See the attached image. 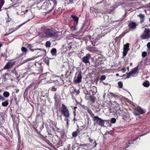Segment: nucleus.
Returning a JSON list of instances; mask_svg holds the SVG:
<instances>
[{
    "mask_svg": "<svg viewBox=\"0 0 150 150\" xmlns=\"http://www.w3.org/2000/svg\"><path fill=\"white\" fill-rule=\"evenodd\" d=\"M116 122V119L115 118H112L111 119L110 122L112 123H115Z\"/></svg>",
    "mask_w": 150,
    "mask_h": 150,
    "instance_id": "obj_42",
    "label": "nucleus"
},
{
    "mask_svg": "<svg viewBox=\"0 0 150 150\" xmlns=\"http://www.w3.org/2000/svg\"><path fill=\"white\" fill-rule=\"evenodd\" d=\"M106 79V77L105 75H103L101 76L99 79L100 82H101L103 80H105Z\"/></svg>",
    "mask_w": 150,
    "mask_h": 150,
    "instance_id": "obj_39",
    "label": "nucleus"
},
{
    "mask_svg": "<svg viewBox=\"0 0 150 150\" xmlns=\"http://www.w3.org/2000/svg\"><path fill=\"white\" fill-rule=\"evenodd\" d=\"M82 72L81 71H79L76 74V75L77 74V79L74 80V81L75 83H77L81 82L82 79Z\"/></svg>",
    "mask_w": 150,
    "mask_h": 150,
    "instance_id": "obj_9",
    "label": "nucleus"
},
{
    "mask_svg": "<svg viewBox=\"0 0 150 150\" xmlns=\"http://www.w3.org/2000/svg\"><path fill=\"white\" fill-rule=\"evenodd\" d=\"M72 41L69 42V43L68 44L67 47L68 49L69 50L72 48V46L74 45V43L73 40H71Z\"/></svg>",
    "mask_w": 150,
    "mask_h": 150,
    "instance_id": "obj_19",
    "label": "nucleus"
},
{
    "mask_svg": "<svg viewBox=\"0 0 150 150\" xmlns=\"http://www.w3.org/2000/svg\"><path fill=\"white\" fill-rule=\"evenodd\" d=\"M5 100L4 97L0 94V102L3 101Z\"/></svg>",
    "mask_w": 150,
    "mask_h": 150,
    "instance_id": "obj_46",
    "label": "nucleus"
},
{
    "mask_svg": "<svg viewBox=\"0 0 150 150\" xmlns=\"http://www.w3.org/2000/svg\"><path fill=\"white\" fill-rule=\"evenodd\" d=\"M10 95L8 91H4L3 93V95L4 97L5 98L8 97Z\"/></svg>",
    "mask_w": 150,
    "mask_h": 150,
    "instance_id": "obj_33",
    "label": "nucleus"
},
{
    "mask_svg": "<svg viewBox=\"0 0 150 150\" xmlns=\"http://www.w3.org/2000/svg\"><path fill=\"white\" fill-rule=\"evenodd\" d=\"M96 99V98L94 96V95L93 94V95H92L91 96L89 100H90V102L91 103H94L95 102Z\"/></svg>",
    "mask_w": 150,
    "mask_h": 150,
    "instance_id": "obj_24",
    "label": "nucleus"
},
{
    "mask_svg": "<svg viewBox=\"0 0 150 150\" xmlns=\"http://www.w3.org/2000/svg\"><path fill=\"white\" fill-rule=\"evenodd\" d=\"M18 142H21V136L19 133H18Z\"/></svg>",
    "mask_w": 150,
    "mask_h": 150,
    "instance_id": "obj_57",
    "label": "nucleus"
},
{
    "mask_svg": "<svg viewBox=\"0 0 150 150\" xmlns=\"http://www.w3.org/2000/svg\"><path fill=\"white\" fill-rule=\"evenodd\" d=\"M129 43H127L125 45H124L123 48H125L126 49L129 50Z\"/></svg>",
    "mask_w": 150,
    "mask_h": 150,
    "instance_id": "obj_40",
    "label": "nucleus"
},
{
    "mask_svg": "<svg viewBox=\"0 0 150 150\" xmlns=\"http://www.w3.org/2000/svg\"><path fill=\"white\" fill-rule=\"evenodd\" d=\"M35 58V57H32V58H28L27 59H25L24 60H23L22 62V63L24 64L25 63L28 62H29V61L32 60L33 59H34Z\"/></svg>",
    "mask_w": 150,
    "mask_h": 150,
    "instance_id": "obj_27",
    "label": "nucleus"
},
{
    "mask_svg": "<svg viewBox=\"0 0 150 150\" xmlns=\"http://www.w3.org/2000/svg\"><path fill=\"white\" fill-rule=\"evenodd\" d=\"M8 100H6L5 101L1 103L2 106L5 107L7 106L8 105Z\"/></svg>",
    "mask_w": 150,
    "mask_h": 150,
    "instance_id": "obj_29",
    "label": "nucleus"
},
{
    "mask_svg": "<svg viewBox=\"0 0 150 150\" xmlns=\"http://www.w3.org/2000/svg\"><path fill=\"white\" fill-rule=\"evenodd\" d=\"M57 88H56L54 86H53V87H52V88H51V90L52 91H57Z\"/></svg>",
    "mask_w": 150,
    "mask_h": 150,
    "instance_id": "obj_51",
    "label": "nucleus"
},
{
    "mask_svg": "<svg viewBox=\"0 0 150 150\" xmlns=\"http://www.w3.org/2000/svg\"><path fill=\"white\" fill-rule=\"evenodd\" d=\"M90 115H91V117H93H93H95L94 115L95 114L92 112L91 113Z\"/></svg>",
    "mask_w": 150,
    "mask_h": 150,
    "instance_id": "obj_64",
    "label": "nucleus"
},
{
    "mask_svg": "<svg viewBox=\"0 0 150 150\" xmlns=\"http://www.w3.org/2000/svg\"><path fill=\"white\" fill-rule=\"evenodd\" d=\"M5 3L4 0H0V11H2L1 8Z\"/></svg>",
    "mask_w": 150,
    "mask_h": 150,
    "instance_id": "obj_32",
    "label": "nucleus"
},
{
    "mask_svg": "<svg viewBox=\"0 0 150 150\" xmlns=\"http://www.w3.org/2000/svg\"><path fill=\"white\" fill-rule=\"evenodd\" d=\"M51 43L50 41H47L45 43V46L46 47H50Z\"/></svg>",
    "mask_w": 150,
    "mask_h": 150,
    "instance_id": "obj_41",
    "label": "nucleus"
},
{
    "mask_svg": "<svg viewBox=\"0 0 150 150\" xmlns=\"http://www.w3.org/2000/svg\"><path fill=\"white\" fill-rule=\"evenodd\" d=\"M50 123L52 125H54L55 127H56V131L55 132H62L61 131L60 129L57 127H56V125L55 124V122L53 121H51L50 122Z\"/></svg>",
    "mask_w": 150,
    "mask_h": 150,
    "instance_id": "obj_20",
    "label": "nucleus"
},
{
    "mask_svg": "<svg viewBox=\"0 0 150 150\" xmlns=\"http://www.w3.org/2000/svg\"><path fill=\"white\" fill-rule=\"evenodd\" d=\"M138 67H136L135 68L131 70V71L129 73H127L123 75L122 76V77L126 76L125 78V79H128L130 78L131 76H133V75L136 74L138 71Z\"/></svg>",
    "mask_w": 150,
    "mask_h": 150,
    "instance_id": "obj_5",
    "label": "nucleus"
},
{
    "mask_svg": "<svg viewBox=\"0 0 150 150\" xmlns=\"http://www.w3.org/2000/svg\"><path fill=\"white\" fill-rule=\"evenodd\" d=\"M137 25L135 22H131L128 24V26L130 28L134 29L136 27Z\"/></svg>",
    "mask_w": 150,
    "mask_h": 150,
    "instance_id": "obj_16",
    "label": "nucleus"
},
{
    "mask_svg": "<svg viewBox=\"0 0 150 150\" xmlns=\"http://www.w3.org/2000/svg\"><path fill=\"white\" fill-rule=\"evenodd\" d=\"M140 38L143 39H148L150 38V29L145 28L143 33L141 35Z\"/></svg>",
    "mask_w": 150,
    "mask_h": 150,
    "instance_id": "obj_6",
    "label": "nucleus"
},
{
    "mask_svg": "<svg viewBox=\"0 0 150 150\" xmlns=\"http://www.w3.org/2000/svg\"><path fill=\"white\" fill-rule=\"evenodd\" d=\"M21 51L23 52H26L27 51V49L25 47H22L21 49Z\"/></svg>",
    "mask_w": 150,
    "mask_h": 150,
    "instance_id": "obj_44",
    "label": "nucleus"
},
{
    "mask_svg": "<svg viewBox=\"0 0 150 150\" xmlns=\"http://www.w3.org/2000/svg\"><path fill=\"white\" fill-rule=\"evenodd\" d=\"M92 95H91V93L89 92L87 94H86L85 96V98L86 100H88L89 99V98Z\"/></svg>",
    "mask_w": 150,
    "mask_h": 150,
    "instance_id": "obj_38",
    "label": "nucleus"
},
{
    "mask_svg": "<svg viewBox=\"0 0 150 150\" xmlns=\"http://www.w3.org/2000/svg\"><path fill=\"white\" fill-rule=\"evenodd\" d=\"M28 48H29L30 49V50L32 52H33L35 50H38V49H33L32 48V46L30 44H28Z\"/></svg>",
    "mask_w": 150,
    "mask_h": 150,
    "instance_id": "obj_36",
    "label": "nucleus"
},
{
    "mask_svg": "<svg viewBox=\"0 0 150 150\" xmlns=\"http://www.w3.org/2000/svg\"><path fill=\"white\" fill-rule=\"evenodd\" d=\"M50 52L52 55H56L57 52V50L55 48H53L51 50Z\"/></svg>",
    "mask_w": 150,
    "mask_h": 150,
    "instance_id": "obj_28",
    "label": "nucleus"
},
{
    "mask_svg": "<svg viewBox=\"0 0 150 150\" xmlns=\"http://www.w3.org/2000/svg\"><path fill=\"white\" fill-rule=\"evenodd\" d=\"M70 90H72L74 92L76 93V95H78L80 93V91L79 90H76V88H71Z\"/></svg>",
    "mask_w": 150,
    "mask_h": 150,
    "instance_id": "obj_31",
    "label": "nucleus"
},
{
    "mask_svg": "<svg viewBox=\"0 0 150 150\" xmlns=\"http://www.w3.org/2000/svg\"><path fill=\"white\" fill-rule=\"evenodd\" d=\"M78 24H75L74 23V25L70 28V30L71 31H74L78 29L77 25Z\"/></svg>",
    "mask_w": 150,
    "mask_h": 150,
    "instance_id": "obj_22",
    "label": "nucleus"
},
{
    "mask_svg": "<svg viewBox=\"0 0 150 150\" xmlns=\"http://www.w3.org/2000/svg\"><path fill=\"white\" fill-rule=\"evenodd\" d=\"M147 55L146 52H144L142 53V55L143 57H145Z\"/></svg>",
    "mask_w": 150,
    "mask_h": 150,
    "instance_id": "obj_49",
    "label": "nucleus"
},
{
    "mask_svg": "<svg viewBox=\"0 0 150 150\" xmlns=\"http://www.w3.org/2000/svg\"><path fill=\"white\" fill-rule=\"evenodd\" d=\"M97 143L96 142V141H94L93 143V145L94 147H95L97 145Z\"/></svg>",
    "mask_w": 150,
    "mask_h": 150,
    "instance_id": "obj_61",
    "label": "nucleus"
},
{
    "mask_svg": "<svg viewBox=\"0 0 150 150\" xmlns=\"http://www.w3.org/2000/svg\"><path fill=\"white\" fill-rule=\"evenodd\" d=\"M12 119H13V128L14 129H16L18 133H19V127H18V126H19L18 123L19 122V118L18 119V122H17L13 118Z\"/></svg>",
    "mask_w": 150,
    "mask_h": 150,
    "instance_id": "obj_10",
    "label": "nucleus"
},
{
    "mask_svg": "<svg viewBox=\"0 0 150 150\" xmlns=\"http://www.w3.org/2000/svg\"><path fill=\"white\" fill-rule=\"evenodd\" d=\"M71 17L73 19L74 23L75 24H78L79 18L76 16L74 14L71 15Z\"/></svg>",
    "mask_w": 150,
    "mask_h": 150,
    "instance_id": "obj_14",
    "label": "nucleus"
},
{
    "mask_svg": "<svg viewBox=\"0 0 150 150\" xmlns=\"http://www.w3.org/2000/svg\"><path fill=\"white\" fill-rule=\"evenodd\" d=\"M93 120L95 125H98L101 126H104V121H106L105 120H103L97 116L93 117Z\"/></svg>",
    "mask_w": 150,
    "mask_h": 150,
    "instance_id": "obj_4",
    "label": "nucleus"
},
{
    "mask_svg": "<svg viewBox=\"0 0 150 150\" xmlns=\"http://www.w3.org/2000/svg\"><path fill=\"white\" fill-rule=\"evenodd\" d=\"M122 71L123 73H124L125 72L126 70V68L125 67H124V68H122Z\"/></svg>",
    "mask_w": 150,
    "mask_h": 150,
    "instance_id": "obj_63",
    "label": "nucleus"
},
{
    "mask_svg": "<svg viewBox=\"0 0 150 150\" xmlns=\"http://www.w3.org/2000/svg\"><path fill=\"white\" fill-rule=\"evenodd\" d=\"M11 72L13 74H15L17 79L19 77L20 75L18 74L17 71H16L15 68H14L12 70Z\"/></svg>",
    "mask_w": 150,
    "mask_h": 150,
    "instance_id": "obj_21",
    "label": "nucleus"
},
{
    "mask_svg": "<svg viewBox=\"0 0 150 150\" xmlns=\"http://www.w3.org/2000/svg\"><path fill=\"white\" fill-rule=\"evenodd\" d=\"M64 121L65 122H66L67 125V126H68L69 125V120L68 119V118H65L64 119Z\"/></svg>",
    "mask_w": 150,
    "mask_h": 150,
    "instance_id": "obj_48",
    "label": "nucleus"
},
{
    "mask_svg": "<svg viewBox=\"0 0 150 150\" xmlns=\"http://www.w3.org/2000/svg\"><path fill=\"white\" fill-rule=\"evenodd\" d=\"M137 16L139 17L140 19V22L141 23H142L144 22L145 16L144 15L140 13H139Z\"/></svg>",
    "mask_w": 150,
    "mask_h": 150,
    "instance_id": "obj_17",
    "label": "nucleus"
},
{
    "mask_svg": "<svg viewBox=\"0 0 150 150\" xmlns=\"http://www.w3.org/2000/svg\"><path fill=\"white\" fill-rule=\"evenodd\" d=\"M81 105V107H82V108H83V109H84L85 110H87L89 108H88L86 106H85L84 105Z\"/></svg>",
    "mask_w": 150,
    "mask_h": 150,
    "instance_id": "obj_53",
    "label": "nucleus"
},
{
    "mask_svg": "<svg viewBox=\"0 0 150 150\" xmlns=\"http://www.w3.org/2000/svg\"><path fill=\"white\" fill-rule=\"evenodd\" d=\"M83 93L85 94L86 95V94H88V93H89L86 90H83Z\"/></svg>",
    "mask_w": 150,
    "mask_h": 150,
    "instance_id": "obj_59",
    "label": "nucleus"
},
{
    "mask_svg": "<svg viewBox=\"0 0 150 150\" xmlns=\"http://www.w3.org/2000/svg\"><path fill=\"white\" fill-rule=\"evenodd\" d=\"M32 86V84H31L29 86H28L27 87L25 88V91H28L29 89Z\"/></svg>",
    "mask_w": 150,
    "mask_h": 150,
    "instance_id": "obj_50",
    "label": "nucleus"
},
{
    "mask_svg": "<svg viewBox=\"0 0 150 150\" xmlns=\"http://www.w3.org/2000/svg\"><path fill=\"white\" fill-rule=\"evenodd\" d=\"M147 47L148 50H150V42H148L147 44Z\"/></svg>",
    "mask_w": 150,
    "mask_h": 150,
    "instance_id": "obj_58",
    "label": "nucleus"
},
{
    "mask_svg": "<svg viewBox=\"0 0 150 150\" xmlns=\"http://www.w3.org/2000/svg\"><path fill=\"white\" fill-rule=\"evenodd\" d=\"M54 101L55 102H56L57 101V96L56 95V94H55L54 97Z\"/></svg>",
    "mask_w": 150,
    "mask_h": 150,
    "instance_id": "obj_55",
    "label": "nucleus"
},
{
    "mask_svg": "<svg viewBox=\"0 0 150 150\" xmlns=\"http://www.w3.org/2000/svg\"><path fill=\"white\" fill-rule=\"evenodd\" d=\"M96 65L99 66L100 64H103V58L102 57H99L98 58L96 59Z\"/></svg>",
    "mask_w": 150,
    "mask_h": 150,
    "instance_id": "obj_12",
    "label": "nucleus"
},
{
    "mask_svg": "<svg viewBox=\"0 0 150 150\" xmlns=\"http://www.w3.org/2000/svg\"><path fill=\"white\" fill-rule=\"evenodd\" d=\"M78 135V133L77 131H75L72 132V135L73 137H76Z\"/></svg>",
    "mask_w": 150,
    "mask_h": 150,
    "instance_id": "obj_37",
    "label": "nucleus"
},
{
    "mask_svg": "<svg viewBox=\"0 0 150 150\" xmlns=\"http://www.w3.org/2000/svg\"><path fill=\"white\" fill-rule=\"evenodd\" d=\"M87 110V111H88V112L90 114L91 113V112H92L91 111V110L89 108H88Z\"/></svg>",
    "mask_w": 150,
    "mask_h": 150,
    "instance_id": "obj_60",
    "label": "nucleus"
},
{
    "mask_svg": "<svg viewBox=\"0 0 150 150\" xmlns=\"http://www.w3.org/2000/svg\"><path fill=\"white\" fill-rule=\"evenodd\" d=\"M91 58V56L90 54H87L86 55L83 57L82 61L85 64L90 63L89 60Z\"/></svg>",
    "mask_w": 150,
    "mask_h": 150,
    "instance_id": "obj_11",
    "label": "nucleus"
},
{
    "mask_svg": "<svg viewBox=\"0 0 150 150\" xmlns=\"http://www.w3.org/2000/svg\"><path fill=\"white\" fill-rule=\"evenodd\" d=\"M89 140L90 141V142L91 143H93V142H94V140L93 139H91V137H90L89 138Z\"/></svg>",
    "mask_w": 150,
    "mask_h": 150,
    "instance_id": "obj_62",
    "label": "nucleus"
},
{
    "mask_svg": "<svg viewBox=\"0 0 150 150\" xmlns=\"http://www.w3.org/2000/svg\"><path fill=\"white\" fill-rule=\"evenodd\" d=\"M11 67L10 66V65L8 62L5 66L4 67V69H8Z\"/></svg>",
    "mask_w": 150,
    "mask_h": 150,
    "instance_id": "obj_34",
    "label": "nucleus"
},
{
    "mask_svg": "<svg viewBox=\"0 0 150 150\" xmlns=\"http://www.w3.org/2000/svg\"><path fill=\"white\" fill-rule=\"evenodd\" d=\"M25 22L21 24L18 25L16 27V29H18L20 27H21L22 25H23V24H24Z\"/></svg>",
    "mask_w": 150,
    "mask_h": 150,
    "instance_id": "obj_52",
    "label": "nucleus"
},
{
    "mask_svg": "<svg viewBox=\"0 0 150 150\" xmlns=\"http://www.w3.org/2000/svg\"><path fill=\"white\" fill-rule=\"evenodd\" d=\"M118 86L120 88H122L123 86V83H122L121 81H119L118 83Z\"/></svg>",
    "mask_w": 150,
    "mask_h": 150,
    "instance_id": "obj_43",
    "label": "nucleus"
},
{
    "mask_svg": "<svg viewBox=\"0 0 150 150\" xmlns=\"http://www.w3.org/2000/svg\"><path fill=\"white\" fill-rule=\"evenodd\" d=\"M110 23V22L109 21H108L107 22L106 21H104L102 26H103L104 28L108 27Z\"/></svg>",
    "mask_w": 150,
    "mask_h": 150,
    "instance_id": "obj_23",
    "label": "nucleus"
},
{
    "mask_svg": "<svg viewBox=\"0 0 150 150\" xmlns=\"http://www.w3.org/2000/svg\"><path fill=\"white\" fill-rule=\"evenodd\" d=\"M28 11V14L29 15V18H30V20L33 17L32 16V12L30 11H28V10H26L25 11L24 13H27V12Z\"/></svg>",
    "mask_w": 150,
    "mask_h": 150,
    "instance_id": "obj_30",
    "label": "nucleus"
},
{
    "mask_svg": "<svg viewBox=\"0 0 150 150\" xmlns=\"http://www.w3.org/2000/svg\"><path fill=\"white\" fill-rule=\"evenodd\" d=\"M57 78L56 79L54 80V83L57 84L62 85L63 83V81L62 79L59 76H57L56 77Z\"/></svg>",
    "mask_w": 150,
    "mask_h": 150,
    "instance_id": "obj_13",
    "label": "nucleus"
},
{
    "mask_svg": "<svg viewBox=\"0 0 150 150\" xmlns=\"http://www.w3.org/2000/svg\"><path fill=\"white\" fill-rule=\"evenodd\" d=\"M16 62V61H14L13 59L11 60L8 62V64L10 65V66L11 67L14 65Z\"/></svg>",
    "mask_w": 150,
    "mask_h": 150,
    "instance_id": "obj_25",
    "label": "nucleus"
},
{
    "mask_svg": "<svg viewBox=\"0 0 150 150\" xmlns=\"http://www.w3.org/2000/svg\"><path fill=\"white\" fill-rule=\"evenodd\" d=\"M129 49H126L125 48H123V56L125 57L127 55Z\"/></svg>",
    "mask_w": 150,
    "mask_h": 150,
    "instance_id": "obj_35",
    "label": "nucleus"
},
{
    "mask_svg": "<svg viewBox=\"0 0 150 150\" xmlns=\"http://www.w3.org/2000/svg\"><path fill=\"white\" fill-rule=\"evenodd\" d=\"M74 3V0H69L67 2V4H69L70 3L73 4Z\"/></svg>",
    "mask_w": 150,
    "mask_h": 150,
    "instance_id": "obj_56",
    "label": "nucleus"
},
{
    "mask_svg": "<svg viewBox=\"0 0 150 150\" xmlns=\"http://www.w3.org/2000/svg\"><path fill=\"white\" fill-rule=\"evenodd\" d=\"M44 33L45 36H43L41 35L42 37L45 38L46 36L47 38H52L54 39H58L60 35L59 34L60 32L57 31L56 29L53 28H46L45 29Z\"/></svg>",
    "mask_w": 150,
    "mask_h": 150,
    "instance_id": "obj_1",
    "label": "nucleus"
},
{
    "mask_svg": "<svg viewBox=\"0 0 150 150\" xmlns=\"http://www.w3.org/2000/svg\"><path fill=\"white\" fill-rule=\"evenodd\" d=\"M38 136L40 138L46 142H47V141L50 142L47 139V136H44L43 135H42L40 133H38Z\"/></svg>",
    "mask_w": 150,
    "mask_h": 150,
    "instance_id": "obj_15",
    "label": "nucleus"
},
{
    "mask_svg": "<svg viewBox=\"0 0 150 150\" xmlns=\"http://www.w3.org/2000/svg\"><path fill=\"white\" fill-rule=\"evenodd\" d=\"M21 144V142H18V144L17 145V148L18 150H20V146Z\"/></svg>",
    "mask_w": 150,
    "mask_h": 150,
    "instance_id": "obj_45",
    "label": "nucleus"
},
{
    "mask_svg": "<svg viewBox=\"0 0 150 150\" xmlns=\"http://www.w3.org/2000/svg\"><path fill=\"white\" fill-rule=\"evenodd\" d=\"M30 126L34 130L36 131L37 129H36V127H35L33 125H31Z\"/></svg>",
    "mask_w": 150,
    "mask_h": 150,
    "instance_id": "obj_54",
    "label": "nucleus"
},
{
    "mask_svg": "<svg viewBox=\"0 0 150 150\" xmlns=\"http://www.w3.org/2000/svg\"><path fill=\"white\" fill-rule=\"evenodd\" d=\"M146 112L145 109H143L139 106L136 107L134 109L133 113L136 115H139L145 113Z\"/></svg>",
    "mask_w": 150,
    "mask_h": 150,
    "instance_id": "obj_7",
    "label": "nucleus"
},
{
    "mask_svg": "<svg viewBox=\"0 0 150 150\" xmlns=\"http://www.w3.org/2000/svg\"><path fill=\"white\" fill-rule=\"evenodd\" d=\"M61 114H63L65 118H68L69 117L70 113L67 107L63 104H62V107L61 109ZM57 117L59 116L60 119L62 120V115H61L59 116L58 115V112H57Z\"/></svg>",
    "mask_w": 150,
    "mask_h": 150,
    "instance_id": "obj_3",
    "label": "nucleus"
},
{
    "mask_svg": "<svg viewBox=\"0 0 150 150\" xmlns=\"http://www.w3.org/2000/svg\"><path fill=\"white\" fill-rule=\"evenodd\" d=\"M55 134L59 142H61L64 138L65 132L63 131L55 132Z\"/></svg>",
    "mask_w": 150,
    "mask_h": 150,
    "instance_id": "obj_8",
    "label": "nucleus"
},
{
    "mask_svg": "<svg viewBox=\"0 0 150 150\" xmlns=\"http://www.w3.org/2000/svg\"><path fill=\"white\" fill-rule=\"evenodd\" d=\"M135 139H134L133 138H131V139L128 140V142H126V144L127 145V147H128L129 146V144H133L134 141Z\"/></svg>",
    "mask_w": 150,
    "mask_h": 150,
    "instance_id": "obj_18",
    "label": "nucleus"
},
{
    "mask_svg": "<svg viewBox=\"0 0 150 150\" xmlns=\"http://www.w3.org/2000/svg\"><path fill=\"white\" fill-rule=\"evenodd\" d=\"M57 4L56 0H48L43 4L41 6V8L43 10H48V12L50 13Z\"/></svg>",
    "mask_w": 150,
    "mask_h": 150,
    "instance_id": "obj_2",
    "label": "nucleus"
},
{
    "mask_svg": "<svg viewBox=\"0 0 150 150\" xmlns=\"http://www.w3.org/2000/svg\"><path fill=\"white\" fill-rule=\"evenodd\" d=\"M103 31H105V32H104V33L107 34L110 32V30L109 28L105 29L103 30Z\"/></svg>",
    "mask_w": 150,
    "mask_h": 150,
    "instance_id": "obj_47",
    "label": "nucleus"
},
{
    "mask_svg": "<svg viewBox=\"0 0 150 150\" xmlns=\"http://www.w3.org/2000/svg\"><path fill=\"white\" fill-rule=\"evenodd\" d=\"M143 85L144 86L147 87L150 86V83L149 81H146L144 82Z\"/></svg>",
    "mask_w": 150,
    "mask_h": 150,
    "instance_id": "obj_26",
    "label": "nucleus"
}]
</instances>
